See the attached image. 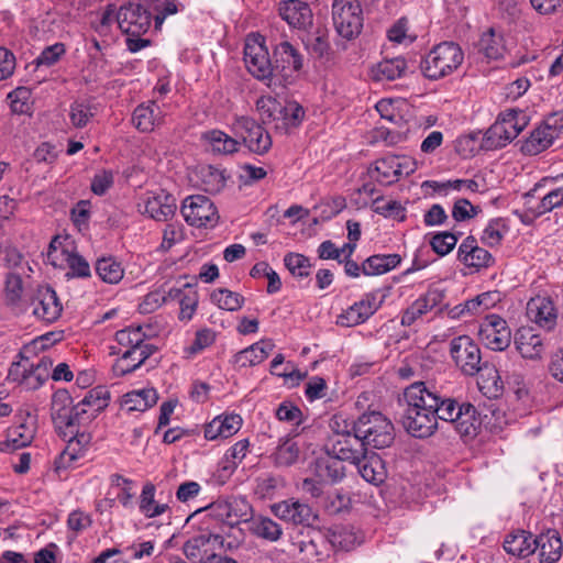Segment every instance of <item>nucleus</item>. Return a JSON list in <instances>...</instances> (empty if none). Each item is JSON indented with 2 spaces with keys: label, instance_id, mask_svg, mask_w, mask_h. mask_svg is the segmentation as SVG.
<instances>
[{
  "label": "nucleus",
  "instance_id": "15",
  "mask_svg": "<svg viewBox=\"0 0 563 563\" xmlns=\"http://www.w3.org/2000/svg\"><path fill=\"white\" fill-rule=\"evenodd\" d=\"M445 298V291L441 287L434 285L429 287L426 294L416 299L402 313L401 324L410 327L422 316L427 314L434 308L440 307Z\"/></svg>",
  "mask_w": 563,
  "mask_h": 563
},
{
  "label": "nucleus",
  "instance_id": "37",
  "mask_svg": "<svg viewBox=\"0 0 563 563\" xmlns=\"http://www.w3.org/2000/svg\"><path fill=\"white\" fill-rule=\"evenodd\" d=\"M451 424L462 438H474L481 426L476 408L471 404L461 405Z\"/></svg>",
  "mask_w": 563,
  "mask_h": 563
},
{
  "label": "nucleus",
  "instance_id": "40",
  "mask_svg": "<svg viewBox=\"0 0 563 563\" xmlns=\"http://www.w3.org/2000/svg\"><path fill=\"white\" fill-rule=\"evenodd\" d=\"M158 394L154 388L132 390L123 396V406L128 411H145L156 405Z\"/></svg>",
  "mask_w": 563,
  "mask_h": 563
},
{
  "label": "nucleus",
  "instance_id": "4",
  "mask_svg": "<svg viewBox=\"0 0 563 563\" xmlns=\"http://www.w3.org/2000/svg\"><path fill=\"white\" fill-rule=\"evenodd\" d=\"M353 431L362 439L365 448H389L395 440L393 422L379 411L362 413L353 421Z\"/></svg>",
  "mask_w": 563,
  "mask_h": 563
},
{
  "label": "nucleus",
  "instance_id": "30",
  "mask_svg": "<svg viewBox=\"0 0 563 563\" xmlns=\"http://www.w3.org/2000/svg\"><path fill=\"white\" fill-rule=\"evenodd\" d=\"M360 475L369 484L378 486L387 478V470L384 460L376 453H364L363 457L354 463Z\"/></svg>",
  "mask_w": 563,
  "mask_h": 563
},
{
  "label": "nucleus",
  "instance_id": "25",
  "mask_svg": "<svg viewBox=\"0 0 563 563\" xmlns=\"http://www.w3.org/2000/svg\"><path fill=\"white\" fill-rule=\"evenodd\" d=\"M515 344L525 358L539 360L544 353L543 339L531 327H521L516 332Z\"/></svg>",
  "mask_w": 563,
  "mask_h": 563
},
{
  "label": "nucleus",
  "instance_id": "33",
  "mask_svg": "<svg viewBox=\"0 0 563 563\" xmlns=\"http://www.w3.org/2000/svg\"><path fill=\"white\" fill-rule=\"evenodd\" d=\"M309 471L319 482H324L325 484L335 483L344 476V467L341 461L332 455L317 459L310 464Z\"/></svg>",
  "mask_w": 563,
  "mask_h": 563
},
{
  "label": "nucleus",
  "instance_id": "59",
  "mask_svg": "<svg viewBox=\"0 0 563 563\" xmlns=\"http://www.w3.org/2000/svg\"><path fill=\"white\" fill-rule=\"evenodd\" d=\"M457 243V235L451 232H439L430 241L432 250L440 256L449 254Z\"/></svg>",
  "mask_w": 563,
  "mask_h": 563
},
{
  "label": "nucleus",
  "instance_id": "38",
  "mask_svg": "<svg viewBox=\"0 0 563 563\" xmlns=\"http://www.w3.org/2000/svg\"><path fill=\"white\" fill-rule=\"evenodd\" d=\"M395 155L385 156L375 161L369 167V177L383 186H390L399 180V174L396 173Z\"/></svg>",
  "mask_w": 563,
  "mask_h": 563
},
{
  "label": "nucleus",
  "instance_id": "22",
  "mask_svg": "<svg viewBox=\"0 0 563 563\" xmlns=\"http://www.w3.org/2000/svg\"><path fill=\"white\" fill-rule=\"evenodd\" d=\"M143 212L157 221H167L176 211V199L164 190L150 192L143 199Z\"/></svg>",
  "mask_w": 563,
  "mask_h": 563
},
{
  "label": "nucleus",
  "instance_id": "13",
  "mask_svg": "<svg viewBox=\"0 0 563 563\" xmlns=\"http://www.w3.org/2000/svg\"><path fill=\"white\" fill-rule=\"evenodd\" d=\"M325 450L328 455H332L336 460L357 463L366 452V448L354 431L345 434L329 435Z\"/></svg>",
  "mask_w": 563,
  "mask_h": 563
},
{
  "label": "nucleus",
  "instance_id": "56",
  "mask_svg": "<svg viewBox=\"0 0 563 563\" xmlns=\"http://www.w3.org/2000/svg\"><path fill=\"white\" fill-rule=\"evenodd\" d=\"M203 189L210 194L219 192L225 186V178L221 170L208 166L201 170Z\"/></svg>",
  "mask_w": 563,
  "mask_h": 563
},
{
  "label": "nucleus",
  "instance_id": "55",
  "mask_svg": "<svg viewBox=\"0 0 563 563\" xmlns=\"http://www.w3.org/2000/svg\"><path fill=\"white\" fill-rule=\"evenodd\" d=\"M231 526L244 521L247 523L252 514V506L244 497L228 499Z\"/></svg>",
  "mask_w": 563,
  "mask_h": 563
},
{
  "label": "nucleus",
  "instance_id": "62",
  "mask_svg": "<svg viewBox=\"0 0 563 563\" xmlns=\"http://www.w3.org/2000/svg\"><path fill=\"white\" fill-rule=\"evenodd\" d=\"M166 301H170L168 297V291L165 292L163 290L157 289L148 292L143 298V300L139 305V310L141 313H152Z\"/></svg>",
  "mask_w": 563,
  "mask_h": 563
},
{
  "label": "nucleus",
  "instance_id": "42",
  "mask_svg": "<svg viewBox=\"0 0 563 563\" xmlns=\"http://www.w3.org/2000/svg\"><path fill=\"white\" fill-rule=\"evenodd\" d=\"M108 494L115 496L114 499L110 500L111 503L118 499L123 507H132L135 496V483L121 475L114 474L110 478V488Z\"/></svg>",
  "mask_w": 563,
  "mask_h": 563
},
{
  "label": "nucleus",
  "instance_id": "58",
  "mask_svg": "<svg viewBox=\"0 0 563 563\" xmlns=\"http://www.w3.org/2000/svg\"><path fill=\"white\" fill-rule=\"evenodd\" d=\"M506 232L505 224L501 219H493L488 222L482 234V242L488 246L498 245Z\"/></svg>",
  "mask_w": 563,
  "mask_h": 563
},
{
  "label": "nucleus",
  "instance_id": "8",
  "mask_svg": "<svg viewBox=\"0 0 563 563\" xmlns=\"http://www.w3.org/2000/svg\"><path fill=\"white\" fill-rule=\"evenodd\" d=\"M274 76L276 89L290 84L295 75L302 69L303 56L289 42L283 41L274 48Z\"/></svg>",
  "mask_w": 563,
  "mask_h": 563
},
{
  "label": "nucleus",
  "instance_id": "52",
  "mask_svg": "<svg viewBox=\"0 0 563 563\" xmlns=\"http://www.w3.org/2000/svg\"><path fill=\"white\" fill-rule=\"evenodd\" d=\"M273 456L276 465L289 466L297 462L299 448L294 441L287 439L277 446Z\"/></svg>",
  "mask_w": 563,
  "mask_h": 563
},
{
  "label": "nucleus",
  "instance_id": "54",
  "mask_svg": "<svg viewBox=\"0 0 563 563\" xmlns=\"http://www.w3.org/2000/svg\"><path fill=\"white\" fill-rule=\"evenodd\" d=\"M284 263L290 274L295 277L303 278L310 274V261L302 254L288 253L284 257Z\"/></svg>",
  "mask_w": 563,
  "mask_h": 563
},
{
  "label": "nucleus",
  "instance_id": "44",
  "mask_svg": "<svg viewBox=\"0 0 563 563\" xmlns=\"http://www.w3.org/2000/svg\"><path fill=\"white\" fill-rule=\"evenodd\" d=\"M407 62L404 57H395L379 62L373 69V78L377 81L395 80L404 76Z\"/></svg>",
  "mask_w": 563,
  "mask_h": 563
},
{
  "label": "nucleus",
  "instance_id": "35",
  "mask_svg": "<svg viewBox=\"0 0 563 563\" xmlns=\"http://www.w3.org/2000/svg\"><path fill=\"white\" fill-rule=\"evenodd\" d=\"M249 531L256 538L268 542H277L283 537L282 526L269 517L252 516L247 521Z\"/></svg>",
  "mask_w": 563,
  "mask_h": 563
},
{
  "label": "nucleus",
  "instance_id": "3",
  "mask_svg": "<svg viewBox=\"0 0 563 563\" xmlns=\"http://www.w3.org/2000/svg\"><path fill=\"white\" fill-rule=\"evenodd\" d=\"M464 60L457 43L445 41L434 45L421 59L420 69L430 80H439L453 74Z\"/></svg>",
  "mask_w": 563,
  "mask_h": 563
},
{
  "label": "nucleus",
  "instance_id": "32",
  "mask_svg": "<svg viewBox=\"0 0 563 563\" xmlns=\"http://www.w3.org/2000/svg\"><path fill=\"white\" fill-rule=\"evenodd\" d=\"M242 426V418L239 415H227L216 417L205 427L207 440L227 439L235 434Z\"/></svg>",
  "mask_w": 563,
  "mask_h": 563
},
{
  "label": "nucleus",
  "instance_id": "23",
  "mask_svg": "<svg viewBox=\"0 0 563 563\" xmlns=\"http://www.w3.org/2000/svg\"><path fill=\"white\" fill-rule=\"evenodd\" d=\"M527 314L532 322L547 331L553 330L556 325V310L549 298H532L527 305Z\"/></svg>",
  "mask_w": 563,
  "mask_h": 563
},
{
  "label": "nucleus",
  "instance_id": "34",
  "mask_svg": "<svg viewBox=\"0 0 563 563\" xmlns=\"http://www.w3.org/2000/svg\"><path fill=\"white\" fill-rule=\"evenodd\" d=\"M540 563H556L562 556V540L556 530L549 529L536 537Z\"/></svg>",
  "mask_w": 563,
  "mask_h": 563
},
{
  "label": "nucleus",
  "instance_id": "5",
  "mask_svg": "<svg viewBox=\"0 0 563 563\" xmlns=\"http://www.w3.org/2000/svg\"><path fill=\"white\" fill-rule=\"evenodd\" d=\"M529 123V117L523 110L507 109L499 113L497 120L486 131L483 146L496 150L506 146L515 140Z\"/></svg>",
  "mask_w": 563,
  "mask_h": 563
},
{
  "label": "nucleus",
  "instance_id": "64",
  "mask_svg": "<svg viewBox=\"0 0 563 563\" xmlns=\"http://www.w3.org/2000/svg\"><path fill=\"white\" fill-rule=\"evenodd\" d=\"M276 417L279 421L299 426L302 421V411L294 404L284 401L276 409Z\"/></svg>",
  "mask_w": 563,
  "mask_h": 563
},
{
  "label": "nucleus",
  "instance_id": "11",
  "mask_svg": "<svg viewBox=\"0 0 563 563\" xmlns=\"http://www.w3.org/2000/svg\"><path fill=\"white\" fill-rule=\"evenodd\" d=\"M479 341L492 351H504L511 342V330L498 314L486 316L479 324Z\"/></svg>",
  "mask_w": 563,
  "mask_h": 563
},
{
  "label": "nucleus",
  "instance_id": "28",
  "mask_svg": "<svg viewBox=\"0 0 563 563\" xmlns=\"http://www.w3.org/2000/svg\"><path fill=\"white\" fill-rule=\"evenodd\" d=\"M34 435V419L27 415L23 422L9 430L7 440L0 441V452H12L27 446L33 441Z\"/></svg>",
  "mask_w": 563,
  "mask_h": 563
},
{
  "label": "nucleus",
  "instance_id": "49",
  "mask_svg": "<svg viewBox=\"0 0 563 563\" xmlns=\"http://www.w3.org/2000/svg\"><path fill=\"white\" fill-rule=\"evenodd\" d=\"M430 395L437 398V405L433 406L437 421L443 420L445 422L452 423V421L455 419V415H459L461 405H459L455 399L443 397L434 388H430Z\"/></svg>",
  "mask_w": 563,
  "mask_h": 563
},
{
  "label": "nucleus",
  "instance_id": "9",
  "mask_svg": "<svg viewBox=\"0 0 563 563\" xmlns=\"http://www.w3.org/2000/svg\"><path fill=\"white\" fill-rule=\"evenodd\" d=\"M450 354L455 365L467 376L476 375L483 367L481 349L468 335L452 339Z\"/></svg>",
  "mask_w": 563,
  "mask_h": 563
},
{
  "label": "nucleus",
  "instance_id": "1",
  "mask_svg": "<svg viewBox=\"0 0 563 563\" xmlns=\"http://www.w3.org/2000/svg\"><path fill=\"white\" fill-rule=\"evenodd\" d=\"M407 405L401 417L405 430L415 438H429L438 429L434 407L435 397L430 395V388L423 382H416L404 391Z\"/></svg>",
  "mask_w": 563,
  "mask_h": 563
},
{
  "label": "nucleus",
  "instance_id": "39",
  "mask_svg": "<svg viewBox=\"0 0 563 563\" xmlns=\"http://www.w3.org/2000/svg\"><path fill=\"white\" fill-rule=\"evenodd\" d=\"M401 262L398 254H376L362 264V273L366 276L382 275L396 268Z\"/></svg>",
  "mask_w": 563,
  "mask_h": 563
},
{
  "label": "nucleus",
  "instance_id": "16",
  "mask_svg": "<svg viewBox=\"0 0 563 563\" xmlns=\"http://www.w3.org/2000/svg\"><path fill=\"white\" fill-rule=\"evenodd\" d=\"M31 306L33 307V314L46 323L56 321L63 311L56 291L49 286H40L36 289Z\"/></svg>",
  "mask_w": 563,
  "mask_h": 563
},
{
  "label": "nucleus",
  "instance_id": "48",
  "mask_svg": "<svg viewBox=\"0 0 563 563\" xmlns=\"http://www.w3.org/2000/svg\"><path fill=\"white\" fill-rule=\"evenodd\" d=\"M249 446V440L242 439L227 451L221 462L222 472H224L227 476H230L246 456Z\"/></svg>",
  "mask_w": 563,
  "mask_h": 563
},
{
  "label": "nucleus",
  "instance_id": "17",
  "mask_svg": "<svg viewBox=\"0 0 563 563\" xmlns=\"http://www.w3.org/2000/svg\"><path fill=\"white\" fill-rule=\"evenodd\" d=\"M380 302L374 292L365 294L361 300L354 302L338 316L336 324L341 327H355L368 320L379 308Z\"/></svg>",
  "mask_w": 563,
  "mask_h": 563
},
{
  "label": "nucleus",
  "instance_id": "26",
  "mask_svg": "<svg viewBox=\"0 0 563 563\" xmlns=\"http://www.w3.org/2000/svg\"><path fill=\"white\" fill-rule=\"evenodd\" d=\"M503 547L505 551L519 559L532 555L538 549L533 534L527 530L518 529L505 537Z\"/></svg>",
  "mask_w": 563,
  "mask_h": 563
},
{
  "label": "nucleus",
  "instance_id": "24",
  "mask_svg": "<svg viewBox=\"0 0 563 563\" xmlns=\"http://www.w3.org/2000/svg\"><path fill=\"white\" fill-rule=\"evenodd\" d=\"M168 297L170 301H177L179 303L180 310L178 318L180 321L187 322L192 319L199 301L198 291L194 285L184 283L181 286L172 287L168 290Z\"/></svg>",
  "mask_w": 563,
  "mask_h": 563
},
{
  "label": "nucleus",
  "instance_id": "41",
  "mask_svg": "<svg viewBox=\"0 0 563 563\" xmlns=\"http://www.w3.org/2000/svg\"><path fill=\"white\" fill-rule=\"evenodd\" d=\"M555 137L540 124L522 142L521 152L526 155H538L552 145Z\"/></svg>",
  "mask_w": 563,
  "mask_h": 563
},
{
  "label": "nucleus",
  "instance_id": "7",
  "mask_svg": "<svg viewBox=\"0 0 563 563\" xmlns=\"http://www.w3.org/2000/svg\"><path fill=\"white\" fill-rule=\"evenodd\" d=\"M332 21L336 33L346 40L358 36L363 29V10L358 0H333Z\"/></svg>",
  "mask_w": 563,
  "mask_h": 563
},
{
  "label": "nucleus",
  "instance_id": "63",
  "mask_svg": "<svg viewBox=\"0 0 563 563\" xmlns=\"http://www.w3.org/2000/svg\"><path fill=\"white\" fill-rule=\"evenodd\" d=\"M306 47L312 56L322 58L328 54L330 44L324 33L317 32L307 37Z\"/></svg>",
  "mask_w": 563,
  "mask_h": 563
},
{
  "label": "nucleus",
  "instance_id": "50",
  "mask_svg": "<svg viewBox=\"0 0 563 563\" xmlns=\"http://www.w3.org/2000/svg\"><path fill=\"white\" fill-rule=\"evenodd\" d=\"M211 300L220 309L236 311L242 308L244 298L239 292L225 288L216 289L211 294Z\"/></svg>",
  "mask_w": 563,
  "mask_h": 563
},
{
  "label": "nucleus",
  "instance_id": "29",
  "mask_svg": "<svg viewBox=\"0 0 563 563\" xmlns=\"http://www.w3.org/2000/svg\"><path fill=\"white\" fill-rule=\"evenodd\" d=\"M280 18L290 26L303 29L311 24L312 12L309 5L300 0H288L279 4Z\"/></svg>",
  "mask_w": 563,
  "mask_h": 563
},
{
  "label": "nucleus",
  "instance_id": "10",
  "mask_svg": "<svg viewBox=\"0 0 563 563\" xmlns=\"http://www.w3.org/2000/svg\"><path fill=\"white\" fill-rule=\"evenodd\" d=\"M233 130L235 136L252 153L262 155L272 146L271 135L252 118H238L233 123Z\"/></svg>",
  "mask_w": 563,
  "mask_h": 563
},
{
  "label": "nucleus",
  "instance_id": "36",
  "mask_svg": "<svg viewBox=\"0 0 563 563\" xmlns=\"http://www.w3.org/2000/svg\"><path fill=\"white\" fill-rule=\"evenodd\" d=\"M500 292L497 290L482 292L476 297L456 306L452 312L454 317L481 313L485 310H488L489 308L495 307L496 303L500 301Z\"/></svg>",
  "mask_w": 563,
  "mask_h": 563
},
{
  "label": "nucleus",
  "instance_id": "27",
  "mask_svg": "<svg viewBox=\"0 0 563 563\" xmlns=\"http://www.w3.org/2000/svg\"><path fill=\"white\" fill-rule=\"evenodd\" d=\"M275 344L271 339H263L238 352L233 356V364L239 368L255 366L264 362L273 352Z\"/></svg>",
  "mask_w": 563,
  "mask_h": 563
},
{
  "label": "nucleus",
  "instance_id": "31",
  "mask_svg": "<svg viewBox=\"0 0 563 563\" xmlns=\"http://www.w3.org/2000/svg\"><path fill=\"white\" fill-rule=\"evenodd\" d=\"M163 112L154 101L137 106L132 115L134 126L141 132L153 131L156 126L163 124Z\"/></svg>",
  "mask_w": 563,
  "mask_h": 563
},
{
  "label": "nucleus",
  "instance_id": "57",
  "mask_svg": "<svg viewBox=\"0 0 563 563\" xmlns=\"http://www.w3.org/2000/svg\"><path fill=\"white\" fill-rule=\"evenodd\" d=\"M23 294V280L16 273H8L5 277L4 295L9 305H16Z\"/></svg>",
  "mask_w": 563,
  "mask_h": 563
},
{
  "label": "nucleus",
  "instance_id": "61",
  "mask_svg": "<svg viewBox=\"0 0 563 563\" xmlns=\"http://www.w3.org/2000/svg\"><path fill=\"white\" fill-rule=\"evenodd\" d=\"M142 336H144V334L142 333L141 328H126L117 331L114 340L118 343L117 347L130 350L134 344L142 343Z\"/></svg>",
  "mask_w": 563,
  "mask_h": 563
},
{
  "label": "nucleus",
  "instance_id": "51",
  "mask_svg": "<svg viewBox=\"0 0 563 563\" xmlns=\"http://www.w3.org/2000/svg\"><path fill=\"white\" fill-rule=\"evenodd\" d=\"M373 210L385 218H393L400 221L406 217V209L399 201H385L383 197H377L373 200Z\"/></svg>",
  "mask_w": 563,
  "mask_h": 563
},
{
  "label": "nucleus",
  "instance_id": "47",
  "mask_svg": "<svg viewBox=\"0 0 563 563\" xmlns=\"http://www.w3.org/2000/svg\"><path fill=\"white\" fill-rule=\"evenodd\" d=\"M155 486L152 483H146L143 486L140 497V511L146 518H155L164 514L167 509V505L157 504L155 501Z\"/></svg>",
  "mask_w": 563,
  "mask_h": 563
},
{
  "label": "nucleus",
  "instance_id": "46",
  "mask_svg": "<svg viewBox=\"0 0 563 563\" xmlns=\"http://www.w3.org/2000/svg\"><path fill=\"white\" fill-rule=\"evenodd\" d=\"M212 152L218 154H233L239 150V141L220 130H212L203 134Z\"/></svg>",
  "mask_w": 563,
  "mask_h": 563
},
{
  "label": "nucleus",
  "instance_id": "14",
  "mask_svg": "<svg viewBox=\"0 0 563 563\" xmlns=\"http://www.w3.org/2000/svg\"><path fill=\"white\" fill-rule=\"evenodd\" d=\"M152 22L151 12L140 3L129 2L117 14V24L125 35L145 34Z\"/></svg>",
  "mask_w": 563,
  "mask_h": 563
},
{
  "label": "nucleus",
  "instance_id": "2",
  "mask_svg": "<svg viewBox=\"0 0 563 563\" xmlns=\"http://www.w3.org/2000/svg\"><path fill=\"white\" fill-rule=\"evenodd\" d=\"M73 399L66 389H58L53 394L51 404V417L56 432L65 441H76L77 444H86L89 437L80 432V428L87 424L85 409L71 406Z\"/></svg>",
  "mask_w": 563,
  "mask_h": 563
},
{
  "label": "nucleus",
  "instance_id": "20",
  "mask_svg": "<svg viewBox=\"0 0 563 563\" xmlns=\"http://www.w3.org/2000/svg\"><path fill=\"white\" fill-rule=\"evenodd\" d=\"M211 543L223 545V534L208 532L194 536L184 543L183 551L188 560L202 563L206 558L214 554Z\"/></svg>",
  "mask_w": 563,
  "mask_h": 563
},
{
  "label": "nucleus",
  "instance_id": "6",
  "mask_svg": "<svg viewBox=\"0 0 563 563\" xmlns=\"http://www.w3.org/2000/svg\"><path fill=\"white\" fill-rule=\"evenodd\" d=\"M244 63L247 70L255 78L265 81L271 89H276L274 65L271 62L264 37L254 34L246 37L244 45Z\"/></svg>",
  "mask_w": 563,
  "mask_h": 563
},
{
  "label": "nucleus",
  "instance_id": "60",
  "mask_svg": "<svg viewBox=\"0 0 563 563\" xmlns=\"http://www.w3.org/2000/svg\"><path fill=\"white\" fill-rule=\"evenodd\" d=\"M267 107V115L275 122H282V125L276 124L277 129H288L290 124V115L286 114V104H280L276 100L268 99L264 102L263 109Z\"/></svg>",
  "mask_w": 563,
  "mask_h": 563
},
{
  "label": "nucleus",
  "instance_id": "21",
  "mask_svg": "<svg viewBox=\"0 0 563 563\" xmlns=\"http://www.w3.org/2000/svg\"><path fill=\"white\" fill-rule=\"evenodd\" d=\"M457 258L467 267L476 271L487 268L493 265L494 257L485 249L478 246L474 236H467L459 246Z\"/></svg>",
  "mask_w": 563,
  "mask_h": 563
},
{
  "label": "nucleus",
  "instance_id": "12",
  "mask_svg": "<svg viewBox=\"0 0 563 563\" xmlns=\"http://www.w3.org/2000/svg\"><path fill=\"white\" fill-rule=\"evenodd\" d=\"M181 213L188 224L198 228L214 225L219 219L213 202L202 195L187 197L183 202Z\"/></svg>",
  "mask_w": 563,
  "mask_h": 563
},
{
  "label": "nucleus",
  "instance_id": "43",
  "mask_svg": "<svg viewBox=\"0 0 563 563\" xmlns=\"http://www.w3.org/2000/svg\"><path fill=\"white\" fill-rule=\"evenodd\" d=\"M76 407L85 409L87 423L90 422L106 408V388L97 386L90 389Z\"/></svg>",
  "mask_w": 563,
  "mask_h": 563
},
{
  "label": "nucleus",
  "instance_id": "53",
  "mask_svg": "<svg viewBox=\"0 0 563 563\" xmlns=\"http://www.w3.org/2000/svg\"><path fill=\"white\" fill-rule=\"evenodd\" d=\"M563 206V187L554 189L545 195L536 207H530L533 217H540L555 208Z\"/></svg>",
  "mask_w": 563,
  "mask_h": 563
},
{
  "label": "nucleus",
  "instance_id": "18",
  "mask_svg": "<svg viewBox=\"0 0 563 563\" xmlns=\"http://www.w3.org/2000/svg\"><path fill=\"white\" fill-rule=\"evenodd\" d=\"M271 510L280 520L294 525L311 526L317 520V515L309 505L292 498L273 504Z\"/></svg>",
  "mask_w": 563,
  "mask_h": 563
},
{
  "label": "nucleus",
  "instance_id": "45",
  "mask_svg": "<svg viewBox=\"0 0 563 563\" xmlns=\"http://www.w3.org/2000/svg\"><path fill=\"white\" fill-rule=\"evenodd\" d=\"M478 52L487 59H499L505 53L504 40L494 29L484 32L478 41Z\"/></svg>",
  "mask_w": 563,
  "mask_h": 563
},
{
  "label": "nucleus",
  "instance_id": "19",
  "mask_svg": "<svg viewBox=\"0 0 563 563\" xmlns=\"http://www.w3.org/2000/svg\"><path fill=\"white\" fill-rule=\"evenodd\" d=\"M47 260L53 266H60L62 264L59 261H65L70 269L67 275L87 277L90 274L89 264L86 260L82 256L62 247L60 242H58V238H54L49 243Z\"/></svg>",
  "mask_w": 563,
  "mask_h": 563
}]
</instances>
